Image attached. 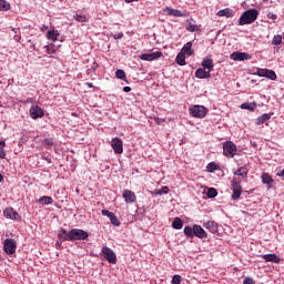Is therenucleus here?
I'll use <instances>...</instances> for the list:
<instances>
[{"mask_svg":"<svg viewBox=\"0 0 284 284\" xmlns=\"http://www.w3.org/2000/svg\"><path fill=\"white\" fill-rule=\"evenodd\" d=\"M172 284H181V275H174L172 278Z\"/></svg>","mask_w":284,"mask_h":284,"instance_id":"nucleus-45","label":"nucleus"},{"mask_svg":"<svg viewBox=\"0 0 284 284\" xmlns=\"http://www.w3.org/2000/svg\"><path fill=\"white\" fill-rule=\"evenodd\" d=\"M195 77H196V79H211L212 73L210 71H207V69L199 68L195 71Z\"/></svg>","mask_w":284,"mask_h":284,"instance_id":"nucleus-17","label":"nucleus"},{"mask_svg":"<svg viewBox=\"0 0 284 284\" xmlns=\"http://www.w3.org/2000/svg\"><path fill=\"white\" fill-rule=\"evenodd\" d=\"M37 203H40V205H52V197L44 195L37 200Z\"/></svg>","mask_w":284,"mask_h":284,"instance_id":"nucleus-27","label":"nucleus"},{"mask_svg":"<svg viewBox=\"0 0 284 284\" xmlns=\"http://www.w3.org/2000/svg\"><path fill=\"white\" fill-rule=\"evenodd\" d=\"M244 284H250V277H245Z\"/></svg>","mask_w":284,"mask_h":284,"instance_id":"nucleus-57","label":"nucleus"},{"mask_svg":"<svg viewBox=\"0 0 284 284\" xmlns=\"http://www.w3.org/2000/svg\"><path fill=\"white\" fill-rule=\"evenodd\" d=\"M88 88H94V84L92 82H87Z\"/></svg>","mask_w":284,"mask_h":284,"instance_id":"nucleus-56","label":"nucleus"},{"mask_svg":"<svg viewBox=\"0 0 284 284\" xmlns=\"http://www.w3.org/2000/svg\"><path fill=\"white\" fill-rule=\"evenodd\" d=\"M26 103H32V100H27Z\"/></svg>","mask_w":284,"mask_h":284,"instance_id":"nucleus-61","label":"nucleus"},{"mask_svg":"<svg viewBox=\"0 0 284 284\" xmlns=\"http://www.w3.org/2000/svg\"><path fill=\"white\" fill-rule=\"evenodd\" d=\"M262 183L267 185V190H272V184L274 183V179H263Z\"/></svg>","mask_w":284,"mask_h":284,"instance_id":"nucleus-41","label":"nucleus"},{"mask_svg":"<svg viewBox=\"0 0 284 284\" xmlns=\"http://www.w3.org/2000/svg\"><path fill=\"white\" fill-rule=\"evenodd\" d=\"M172 227L174 230H182L183 229V220H181V217H175L174 221L172 222Z\"/></svg>","mask_w":284,"mask_h":284,"instance_id":"nucleus-30","label":"nucleus"},{"mask_svg":"<svg viewBox=\"0 0 284 284\" xmlns=\"http://www.w3.org/2000/svg\"><path fill=\"white\" fill-rule=\"evenodd\" d=\"M258 18V10L250 9V23H254L255 19Z\"/></svg>","mask_w":284,"mask_h":284,"instance_id":"nucleus-33","label":"nucleus"},{"mask_svg":"<svg viewBox=\"0 0 284 284\" xmlns=\"http://www.w3.org/2000/svg\"><path fill=\"white\" fill-rule=\"evenodd\" d=\"M41 32H45L48 31V26L45 24H42V27L40 28Z\"/></svg>","mask_w":284,"mask_h":284,"instance_id":"nucleus-51","label":"nucleus"},{"mask_svg":"<svg viewBox=\"0 0 284 284\" xmlns=\"http://www.w3.org/2000/svg\"><path fill=\"white\" fill-rule=\"evenodd\" d=\"M1 181H3V179H0V183H1Z\"/></svg>","mask_w":284,"mask_h":284,"instance_id":"nucleus-63","label":"nucleus"},{"mask_svg":"<svg viewBox=\"0 0 284 284\" xmlns=\"http://www.w3.org/2000/svg\"><path fill=\"white\" fill-rule=\"evenodd\" d=\"M102 216H108L110 219L111 224L114 225V227H119L121 225V221H119V217L116 215L108 210H102Z\"/></svg>","mask_w":284,"mask_h":284,"instance_id":"nucleus-12","label":"nucleus"},{"mask_svg":"<svg viewBox=\"0 0 284 284\" xmlns=\"http://www.w3.org/2000/svg\"><path fill=\"white\" fill-rule=\"evenodd\" d=\"M0 159H6V149H0Z\"/></svg>","mask_w":284,"mask_h":284,"instance_id":"nucleus-48","label":"nucleus"},{"mask_svg":"<svg viewBox=\"0 0 284 284\" xmlns=\"http://www.w3.org/2000/svg\"><path fill=\"white\" fill-rule=\"evenodd\" d=\"M134 1H139V0H125L126 3H132Z\"/></svg>","mask_w":284,"mask_h":284,"instance_id":"nucleus-58","label":"nucleus"},{"mask_svg":"<svg viewBox=\"0 0 284 284\" xmlns=\"http://www.w3.org/2000/svg\"><path fill=\"white\" fill-rule=\"evenodd\" d=\"M114 39H123V33H118L114 36Z\"/></svg>","mask_w":284,"mask_h":284,"instance_id":"nucleus-53","label":"nucleus"},{"mask_svg":"<svg viewBox=\"0 0 284 284\" xmlns=\"http://www.w3.org/2000/svg\"><path fill=\"white\" fill-rule=\"evenodd\" d=\"M242 110H250V102H244L242 105H241Z\"/></svg>","mask_w":284,"mask_h":284,"instance_id":"nucleus-46","label":"nucleus"},{"mask_svg":"<svg viewBox=\"0 0 284 284\" xmlns=\"http://www.w3.org/2000/svg\"><path fill=\"white\" fill-rule=\"evenodd\" d=\"M184 234L185 236H187L189 239H194V226H185L184 227Z\"/></svg>","mask_w":284,"mask_h":284,"instance_id":"nucleus-32","label":"nucleus"},{"mask_svg":"<svg viewBox=\"0 0 284 284\" xmlns=\"http://www.w3.org/2000/svg\"><path fill=\"white\" fill-rule=\"evenodd\" d=\"M236 152H239V149L234 142L226 141L223 143V154L226 159H234V156H236Z\"/></svg>","mask_w":284,"mask_h":284,"instance_id":"nucleus-1","label":"nucleus"},{"mask_svg":"<svg viewBox=\"0 0 284 284\" xmlns=\"http://www.w3.org/2000/svg\"><path fill=\"white\" fill-rule=\"evenodd\" d=\"M58 237L61 241H70V231H65V229H61V231L58 233Z\"/></svg>","mask_w":284,"mask_h":284,"instance_id":"nucleus-29","label":"nucleus"},{"mask_svg":"<svg viewBox=\"0 0 284 284\" xmlns=\"http://www.w3.org/2000/svg\"><path fill=\"white\" fill-rule=\"evenodd\" d=\"M186 30L187 32H201V28L199 27V24H194L190 21H187Z\"/></svg>","mask_w":284,"mask_h":284,"instance_id":"nucleus-28","label":"nucleus"},{"mask_svg":"<svg viewBox=\"0 0 284 284\" xmlns=\"http://www.w3.org/2000/svg\"><path fill=\"white\" fill-rule=\"evenodd\" d=\"M115 77L116 79H121V81H125L126 79L125 71H123V69H118L115 71Z\"/></svg>","mask_w":284,"mask_h":284,"instance_id":"nucleus-38","label":"nucleus"},{"mask_svg":"<svg viewBox=\"0 0 284 284\" xmlns=\"http://www.w3.org/2000/svg\"><path fill=\"white\" fill-rule=\"evenodd\" d=\"M189 112L194 119H205V116H207V108L199 104L190 108Z\"/></svg>","mask_w":284,"mask_h":284,"instance_id":"nucleus-2","label":"nucleus"},{"mask_svg":"<svg viewBox=\"0 0 284 284\" xmlns=\"http://www.w3.org/2000/svg\"><path fill=\"white\" fill-rule=\"evenodd\" d=\"M170 193V187L163 186L160 190H155L154 194L155 196H162V194H169Z\"/></svg>","mask_w":284,"mask_h":284,"instance_id":"nucleus-34","label":"nucleus"},{"mask_svg":"<svg viewBox=\"0 0 284 284\" xmlns=\"http://www.w3.org/2000/svg\"><path fill=\"white\" fill-rule=\"evenodd\" d=\"M60 37V33L58 30H50L47 32V39H49V41H57Z\"/></svg>","mask_w":284,"mask_h":284,"instance_id":"nucleus-25","label":"nucleus"},{"mask_svg":"<svg viewBox=\"0 0 284 284\" xmlns=\"http://www.w3.org/2000/svg\"><path fill=\"white\" fill-rule=\"evenodd\" d=\"M281 43H283V37L281 34L274 36L272 44L281 45Z\"/></svg>","mask_w":284,"mask_h":284,"instance_id":"nucleus-39","label":"nucleus"},{"mask_svg":"<svg viewBox=\"0 0 284 284\" xmlns=\"http://www.w3.org/2000/svg\"><path fill=\"white\" fill-rule=\"evenodd\" d=\"M216 16L217 17H226V19H230V18L234 17V11L230 8H226V9H222V10L217 11Z\"/></svg>","mask_w":284,"mask_h":284,"instance_id":"nucleus-22","label":"nucleus"},{"mask_svg":"<svg viewBox=\"0 0 284 284\" xmlns=\"http://www.w3.org/2000/svg\"><path fill=\"white\" fill-rule=\"evenodd\" d=\"M253 74H257L258 77H265L271 81H276V78H277L276 72L268 69H256V71H253Z\"/></svg>","mask_w":284,"mask_h":284,"instance_id":"nucleus-6","label":"nucleus"},{"mask_svg":"<svg viewBox=\"0 0 284 284\" xmlns=\"http://www.w3.org/2000/svg\"><path fill=\"white\" fill-rule=\"evenodd\" d=\"M267 18H268V19L276 20V19H277V16L274 14V13H272V12H270V13L267 14Z\"/></svg>","mask_w":284,"mask_h":284,"instance_id":"nucleus-49","label":"nucleus"},{"mask_svg":"<svg viewBox=\"0 0 284 284\" xmlns=\"http://www.w3.org/2000/svg\"><path fill=\"white\" fill-rule=\"evenodd\" d=\"M29 113H30L31 119H33V120L43 119V116H45V112H43V109H41V106H39L37 104L31 105Z\"/></svg>","mask_w":284,"mask_h":284,"instance_id":"nucleus-7","label":"nucleus"},{"mask_svg":"<svg viewBox=\"0 0 284 284\" xmlns=\"http://www.w3.org/2000/svg\"><path fill=\"white\" fill-rule=\"evenodd\" d=\"M43 49L45 50L47 54H54V52H57L54 44L44 45Z\"/></svg>","mask_w":284,"mask_h":284,"instance_id":"nucleus-40","label":"nucleus"},{"mask_svg":"<svg viewBox=\"0 0 284 284\" xmlns=\"http://www.w3.org/2000/svg\"><path fill=\"white\" fill-rule=\"evenodd\" d=\"M6 148V141H0V150H3Z\"/></svg>","mask_w":284,"mask_h":284,"instance_id":"nucleus-54","label":"nucleus"},{"mask_svg":"<svg viewBox=\"0 0 284 284\" xmlns=\"http://www.w3.org/2000/svg\"><path fill=\"white\" fill-rule=\"evenodd\" d=\"M276 176H283L284 178V169L276 172Z\"/></svg>","mask_w":284,"mask_h":284,"instance_id":"nucleus-50","label":"nucleus"},{"mask_svg":"<svg viewBox=\"0 0 284 284\" xmlns=\"http://www.w3.org/2000/svg\"><path fill=\"white\" fill-rule=\"evenodd\" d=\"M99 68V63L93 62L91 68L87 69V74H92V72H97V69Z\"/></svg>","mask_w":284,"mask_h":284,"instance_id":"nucleus-42","label":"nucleus"},{"mask_svg":"<svg viewBox=\"0 0 284 284\" xmlns=\"http://www.w3.org/2000/svg\"><path fill=\"white\" fill-rule=\"evenodd\" d=\"M45 161H47L48 163H52V160L49 159V158H45Z\"/></svg>","mask_w":284,"mask_h":284,"instance_id":"nucleus-59","label":"nucleus"},{"mask_svg":"<svg viewBox=\"0 0 284 284\" xmlns=\"http://www.w3.org/2000/svg\"><path fill=\"white\" fill-rule=\"evenodd\" d=\"M166 10L171 17H185V14L182 13L181 10H176V9H172V8H166Z\"/></svg>","mask_w":284,"mask_h":284,"instance_id":"nucleus-31","label":"nucleus"},{"mask_svg":"<svg viewBox=\"0 0 284 284\" xmlns=\"http://www.w3.org/2000/svg\"><path fill=\"white\" fill-rule=\"evenodd\" d=\"M250 284H254V280L250 278Z\"/></svg>","mask_w":284,"mask_h":284,"instance_id":"nucleus-60","label":"nucleus"},{"mask_svg":"<svg viewBox=\"0 0 284 284\" xmlns=\"http://www.w3.org/2000/svg\"><path fill=\"white\" fill-rule=\"evenodd\" d=\"M232 191H233V194H232L233 201L241 199V192H242L241 182L233 180L232 181Z\"/></svg>","mask_w":284,"mask_h":284,"instance_id":"nucleus-9","label":"nucleus"},{"mask_svg":"<svg viewBox=\"0 0 284 284\" xmlns=\"http://www.w3.org/2000/svg\"><path fill=\"white\" fill-rule=\"evenodd\" d=\"M73 18L75 19V21H78L79 23H85L88 21V17H85V14H79L75 13L73 16Z\"/></svg>","mask_w":284,"mask_h":284,"instance_id":"nucleus-36","label":"nucleus"},{"mask_svg":"<svg viewBox=\"0 0 284 284\" xmlns=\"http://www.w3.org/2000/svg\"><path fill=\"white\" fill-rule=\"evenodd\" d=\"M101 253L108 263H111V265H116V253H114L112 248L103 246Z\"/></svg>","mask_w":284,"mask_h":284,"instance_id":"nucleus-4","label":"nucleus"},{"mask_svg":"<svg viewBox=\"0 0 284 284\" xmlns=\"http://www.w3.org/2000/svg\"><path fill=\"white\" fill-rule=\"evenodd\" d=\"M44 145L52 148V145H54V140L53 139H44Z\"/></svg>","mask_w":284,"mask_h":284,"instance_id":"nucleus-44","label":"nucleus"},{"mask_svg":"<svg viewBox=\"0 0 284 284\" xmlns=\"http://www.w3.org/2000/svg\"><path fill=\"white\" fill-rule=\"evenodd\" d=\"M273 114L274 113H264V114H262L261 116H258L256 119V125H263V123H265V122L270 121V119H272Z\"/></svg>","mask_w":284,"mask_h":284,"instance_id":"nucleus-23","label":"nucleus"},{"mask_svg":"<svg viewBox=\"0 0 284 284\" xmlns=\"http://www.w3.org/2000/svg\"><path fill=\"white\" fill-rule=\"evenodd\" d=\"M217 194H219V192L216 191V189H214V187L207 189L206 196L209 199H216Z\"/></svg>","mask_w":284,"mask_h":284,"instance_id":"nucleus-35","label":"nucleus"},{"mask_svg":"<svg viewBox=\"0 0 284 284\" xmlns=\"http://www.w3.org/2000/svg\"><path fill=\"white\" fill-rule=\"evenodd\" d=\"M230 59H232V61H247V59H250V54L235 51L231 53Z\"/></svg>","mask_w":284,"mask_h":284,"instance_id":"nucleus-14","label":"nucleus"},{"mask_svg":"<svg viewBox=\"0 0 284 284\" xmlns=\"http://www.w3.org/2000/svg\"><path fill=\"white\" fill-rule=\"evenodd\" d=\"M203 227H205V230H209L211 234H216V232H219V224H216V222L214 221L203 222Z\"/></svg>","mask_w":284,"mask_h":284,"instance_id":"nucleus-15","label":"nucleus"},{"mask_svg":"<svg viewBox=\"0 0 284 284\" xmlns=\"http://www.w3.org/2000/svg\"><path fill=\"white\" fill-rule=\"evenodd\" d=\"M122 197L124 199L125 203H136V194L131 190H124L122 192Z\"/></svg>","mask_w":284,"mask_h":284,"instance_id":"nucleus-13","label":"nucleus"},{"mask_svg":"<svg viewBox=\"0 0 284 284\" xmlns=\"http://www.w3.org/2000/svg\"><path fill=\"white\" fill-rule=\"evenodd\" d=\"M123 92H132V88H130V87H124V88H123Z\"/></svg>","mask_w":284,"mask_h":284,"instance_id":"nucleus-52","label":"nucleus"},{"mask_svg":"<svg viewBox=\"0 0 284 284\" xmlns=\"http://www.w3.org/2000/svg\"><path fill=\"white\" fill-rule=\"evenodd\" d=\"M89 234L84 230L81 229H72L70 231V241H85L88 239Z\"/></svg>","mask_w":284,"mask_h":284,"instance_id":"nucleus-3","label":"nucleus"},{"mask_svg":"<svg viewBox=\"0 0 284 284\" xmlns=\"http://www.w3.org/2000/svg\"><path fill=\"white\" fill-rule=\"evenodd\" d=\"M254 110H256V103L255 102H251L250 104V111L254 112Z\"/></svg>","mask_w":284,"mask_h":284,"instance_id":"nucleus-47","label":"nucleus"},{"mask_svg":"<svg viewBox=\"0 0 284 284\" xmlns=\"http://www.w3.org/2000/svg\"><path fill=\"white\" fill-rule=\"evenodd\" d=\"M202 68L212 73V71L214 70V60L212 58H204L202 60Z\"/></svg>","mask_w":284,"mask_h":284,"instance_id":"nucleus-18","label":"nucleus"},{"mask_svg":"<svg viewBox=\"0 0 284 284\" xmlns=\"http://www.w3.org/2000/svg\"><path fill=\"white\" fill-rule=\"evenodd\" d=\"M182 54H186V57H192L194 54V49H192V42H186L180 51Z\"/></svg>","mask_w":284,"mask_h":284,"instance_id":"nucleus-19","label":"nucleus"},{"mask_svg":"<svg viewBox=\"0 0 284 284\" xmlns=\"http://www.w3.org/2000/svg\"><path fill=\"white\" fill-rule=\"evenodd\" d=\"M163 57V52L155 51L153 53H143L140 55L141 61H156V59H161Z\"/></svg>","mask_w":284,"mask_h":284,"instance_id":"nucleus-8","label":"nucleus"},{"mask_svg":"<svg viewBox=\"0 0 284 284\" xmlns=\"http://www.w3.org/2000/svg\"><path fill=\"white\" fill-rule=\"evenodd\" d=\"M3 214L6 219H11V221H19L21 219V215L17 211H14L13 207H7L3 210Z\"/></svg>","mask_w":284,"mask_h":284,"instance_id":"nucleus-11","label":"nucleus"},{"mask_svg":"<svg viewBox=\"0 0 284 284\" xmlns=\"http://www.w3.org/2000/svg\"><path fill=\"white\" fill-rule=\"evenodd\" d=\"M207 172H219L220 174H223V171L221 170V165L216 162H210L206 166Z\"/></svg>","mask_w":284,"mask_h":284,"instance_id":"nucleus-20","label":"nucleus"},{"mask_svg":"<svg viewBox=\"0 0 284 284\" xmlns=\"http://www.w3.org/2000/svg\"><path fill=\"white\" fill-rule=\"evenodd\" d=\"M237 176H247V170H245L244 168H241L237 172H236Z\"/></svg>","mask_w":284,"mask_h":284,"instance_id":"nucleus-43","label":"nucleus"},{"mask_svg":"<svg viewBox=\"0 0 284 284\" xmlns=\"http://www.w3.org/2000/svg\"><path fill=\"white\" fill-rule=\"evenodd\" d=\"M194 236L197 239H207V232L203 230V227L199 224L193 225Z\"/></svg>","mask_w":284,"mask_h":284,"instance_id":"nucleus-16","label":"nucleus"},{"mask_svg":"<svg viewBox=\"0 0 284 284\" xmlns=\"http://www.w3.org/2000/svg\"><path fill=\"white\" fill-rule=\"evenodd\" d=\"M262 179H270V175L267 173H263Z\"/></svg>","mask_w":284,"mask_h":284,"instance_id":"nucleus-55","label":"nucleus"},{"mask_svg":"<svg viewBox=\"0 0 284 284\" xmlns=\"http://www.w3.org/2000/svg\"><path fill=\"white\" fill-rule=\"evenodd\" d=\"M10 10V4L6 0H0V11L8 12Z\"/></svg>","mask_w":284,"mask_h":284,"instance_id":"nucleus-37","label":"nucleus"},{"mask_svg":"<svg viewBox=\"0 0 284 284\" xmlns=\"http://www.w3.org/2000/svg\"><path fill=\"white\" fill-rule=\"evenodd\" d=\"M175 62L178 65H187V62L185 61V53L180 51L175 58Z\"/></svg>","mask_w":284,"mask_h":284,"instance_id":"nucleus-26","label":"nucleus"},{"mask_svg":"<svg viewBox=\"0 0 284 284\" xmlns=\"http://www.w3.org/2000/svg\"><path fill=\"white\" fill-rule=\"evenodd\" d=\"M3 251L9 255L14 254V252H17V241L14 239H6L3 242Z\"/></svg>","mask_w":284,"mask_h":284,"instance_id":"nucleus-5","label":"nucleus"},{"mask_svg":"<svg viewBox=\"0 0 284 284\" xmlns=\"http://www.w3.org/2000/svg\"><path fill=\"white\" fill-rule=\"evenodd\" d=\"M0 179H3V175H1V173H0Z\"/></svg>","mask_w":284,"mask_h":284,"instance_id":"nucleus-62","label":"nucleus"},{"mask_svg":"<svg viewBox=\"0 0 284 284\" xmlns=\"http://www.w3.org/2000/svg\"><path fill=\"white\" fill-rule=\"evenodd\" d=\"M111 148L116 154H123V141L119 138H114L111 141Z\"/></svg>","mask_w":284,"mask_h":284,"instance_id":"nucleus-10","label":"nucleus"},{"mask_svg":"<svg viewBox=\"0 0 284 284\" xmlns=\"http://www.w3.org/2000/svg\"><path fill=\"white\" fill-rule=\"evenodd\" d=\"M240 26H246L250 23V10H246L241 17H240Z\"/></svg>","mask_w":284,"mask_h":284,"instance_id":"nucleus-24","label":"nucleus"},{"mask_svg":"<svg viewBox=\"0 0 284 284\" xmlns=\"http://www.w3.org/2000/svg\"><path fill=\"white\" fill-rule=\"evenodd\" d=\"M263 258L266 263H281V257L276 254H265L263 255Z\"/></svg>","mask_w":284,"mask_h":284,"instance_id":"nucleus-21","label":"nucleus"}]
</instances>
